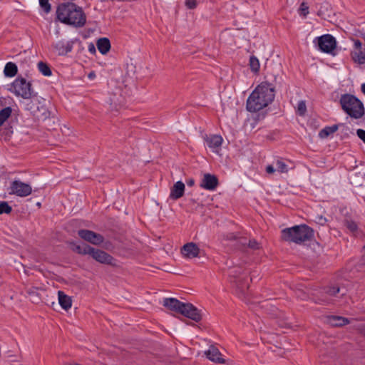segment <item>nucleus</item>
I'll use <instances>...</instances> for the list:
<instances>
[{"instance_id": "1", "label": "nucleus", "mask_w": 365, "mask_h": 365, "mask_svg": "<svg viewBox=\"0 0 365 365\" xmlns=\"http://www.w3.org/2000/svg\"><path fill=\"white\" fill-rule=\"evenodd\" d=\"M274 87L271 83H261L248 97L247 110L255 113L263 109L274 101Z\"/></svg>"}, {"instance_id": "2", "label": "nucleus", "mask_w": 365, "mask_h": 365, "mask_svg": "<svg viewBox=\"0 0 365 365\" xmlns=\"http://www.w3.org/2000/svg\"><path fill=\"white\" fill-rule=\"evenodd\" d=\"M56 16L61 22L75 27H82L86 21L83 9L73 3L60 4L56 10Z\"/></svg>"}, {"instance_id": "3", "label": "nucleus", "mask_w": 365, "mask_h": 365, "mask_svg": "<svg viewBox=\"0 0 365 365\" xmlns=\"http://www.w3.org/2000/svg\"><path fill=\"white\" fill-rule=\"evenodd\" d=\"M313 234L312 228L306 225H301L282 230L281 237L282 240L300 244L309 240Z\"/></svg>"}, {"instance_id": "4", "label": "nucleus", "mask_w": 365, "mask_h": 365, "mask_svg": "<svg viewBox=\"0 0 365 365\" xmlns=\"http://www.w3.org/2000/svg\"><path fill=\"white\" fill-rule=\"evenodd\" d=\"M340 104L343 110L353 118H361L364 114L362 102L353 95H342L340 98Z\"/></svg>"}, {"instance_id": "5", "label": "nucleus", "mask_w": 365, "mask_h": 365, "mask_svg": "<svg viewBox=\"0 0 365 365\" xmlns=\"http://www.w3.org/2000/svg\"><path fill=\"white\" fill-rule=\"evenodd\" d=\"M229 274L230 282L235 287L237 294L240 297H244L249 287L247 272H245L241 267H234L230 270Z\"/></svg>"}, {"instance_id": "6", "label": "nucleus", "mask_w": 365, "mask_h": 365, "mask_svg": "<svg viewBox=\"0 0 365 365\" xmlns=\"http://www.w3.org/2000/svg\"><path fill=\"white\" fill-rule=\"evenodd\" d=\"M13 91L17 96L29 99L33 96L31 84L24 78H17L12 83Z\"/></svg>"}, {"instance_id": "7", "label": "nucleus", "mask_w": 365, "mask_h": 365, "mask_svg": "<svg viewBox=\"0 0 365 365\" xmlns=\"http://www.w3.org/2000/svg\"><path fill=\"white\" fill-rule=\"evenodd\" d=\"M27 109L29 110L33 115L38 120H46L50 115L46 107L41 104L38 99L31 100L27 104Z\"/></svg>"}, {"instance_id": "8", "label": "nucleus", "mask_w": 365, "mask_h": 365, "mask_svg": "<svg viewBox=\"0 0 365 365\" xmlns=\"http://www.w3.org/2000/svg\"><path fill=\"white\" fill-rule=\"evenodd\" d=\"M10 190L9 194L21 197H27L32 192L31 186L20 180L13 181L11 184Z\"/></svg>"}, {"instance_id": "9", "label": "nucleus", "mask_w": 365, "mask_h": 365, "mask_svg": "<svg viewBox=\"0 0 365 365\" xmlns=\"http://www.w3.org/2000/svg\"><path fill=\"white\" fill-rule=\"evenodd\" d=\"M88 255L99 263L110 265L114 264V258L110 255L101 250L91 247Z\"/></svg>"}, {"instance_id": "10", "label": "nucleus", "mask_w": 365, "mask_h": 365, "mask_svg": "<svg viewBox=\"0 0 365 365\" xmlns=\"http://www.w3.org/2000/svg\"><path fill=\"white\" fill-rule=\"evenodd\" d=\"M179 313L196 322L202 319L200 311L190 303H182Z\"/></svg>"}, {"instance_id": "11", "label": "nucleus", "mask_w": 365, "mask_h": 365, "mask_svg": "<svg viewBox=\"0 0 365 365\" xmlns=\"http://www.w3.org/2000/svg\"><path fill=\"white\" fill-rule=\"evenodd\" d=\"M78 234L81 239L94 245H99L104 240L103 235L88 230H80Z\"/></svg>"}, {"instance_id": "12", "label": "nucleus", "mask_w": 365, "mask_h": 365, "mask_svg": "<svg viewBox=\"0 0 365 365\" xmlns=\"http://www.w3.org/2000/svg\"><path fill=\"white\" fill-rule=\"evenodd\" d=\"M318 46L324 52H331L336 47L335 38L329 34L322 36L318 38Z\"/></svg>"}, {"instance_id": "13", "label": "nucleus", "mask_w": 365, "mask_h": 365, "mask_svg": "<svg viewBox=\"0 0 365 365\" xmlns=\"http://www.w3.org/2000/svg\"><path fill=\"white\" fill-rule=\"evenodd\" d=\"M181 252L185 257L192 259L199 256L200 248L195 243L188 242L183 245Z\"/></svg>"}, {"instance_id": "14", "label": "nucleus", "mask_w": 365, "mask_h": 365, "mask_svg": "<svg viewBox=\"0 0 365 365\" xmlns=\"http://www.w3.org/2000/svg\"><path fill=\"white\" fill-rule=\"evenodd\" d=\"M204 140L207 143V146L215 153H218L223 141L222 138L218 135H205Z\"/></svg>"}, {"instance_id": "15", "label": "nucleus", "mask_w": 365, "mask_h": 365, "mask_svg": "<svg viewBox=\"0 0 365 365\" xmlns=\"http://www.w3.org/2000/svg\"><path fill=\"white\" fill-rule=\"evenodd\" d=\"M205 354L208 359L213 362L219 364H225V360L222 357V354L215 346H210L209 349L205 351Z\"/></svg>"}, {"instance_id": "16", "label": "nucleus", "mask_w": 365, "mask_h": 365, "mask_svg": "<svg viewBox=\"0 0 365 365\" xmlns=\"http://www.w3.org/2000/svg\"><path fill=\"white\" fill-rule=\"evenodd\" d=\"M218 185L217 178L210 174H205L202 180L200 186L206 190H213Z\"/></svg>"}, {"instance_id": "17", "label": "nucleus", "mask_w": 365, "mask_h": 365, "mask_svg": "<svg viewBox=\"0 0 365 365\" xmlns=\"http://www.w3.org/2000/svg\"><path fill=\"white\" fill-rule=\"evenodd\" d=\"M53 48L58 55L64 56L71 51L73 48V42H64L60 41L53 45Z\"/></svg>"}, {"instance_id": "18", "label": "nucleus", "mask_w": 365, "mask_h": 365, "mask_svg": "<svg viewBox=\"0 0 365 365\" xmlns=\"http://www.w3.org/2000/svg\"><path fill=\"white\" fill-rule=\"evenodd\" d=\"M185 184L182 182H176L171 188L170 198L175 200L182 197L185 192Z\"/></svg>"}, {"instance_id": "19", "label": "nucleus", "mask_w": 365, "mask_h": 365, "mask_svg": "<svg viewBox=\"0 0 365 365\" xmlns=\"http://www.w3.org/2000/svg\"><path fill=\"white\" fill-rule=\"evenodd\" d=\"M346 289L344 290V287L336 284H331L324 288L323 293L330 297H336L337 294L341 292V296H344L346 294Z\"/></svg>"}, {"instance_id": "20", "label": "nucleus", "mask_w": 365, "mask_h": 365, "mask_svg": "<svg viewBox=\"0 0 365 365\" xmlns=\"http://www.w3.org/2000/svg\"><path fill=\"white\" fill-rule=\"evenodd\" d=\"M183 302H180L175 298H165L163 300V306L170 311L179 313L181 305Z\"/></svg>"}, {"instance_id": "21", "label": "nucleus", "mask_w": 365, "mask_h": 365, "mask_svg": "<svg viewBox=\"0 0 365 365\" xmlns=\"http://www.w3.org/2000/svg\"><path fill=\"white\" fill-rule=\"evenodd\" d=\"M327 322L332 327H342L349 323L347 318L339 316H330L327 319Z\"/></svg>"}, {"instance_id": "22", "label": "nucleus", "mask_w": 365, "mask_h": 365, "mask_svg": "<svg viewBox=\"0 0 365 365\" xmlns=\"http://www.w3.org/2000/svg\"><path fill=\"white\" fill-rule=\"evenodd\" d=\"M58 296L59 304L63 309L68 310L71 307L72 300L70 297L64 294L62 291L58 292Z\"/></svg>"}, {"instance_id": "23", "label": "nucleus", "mask_w": 365, "mask_h": 365, "mask_svg": "<svg viewBox=\"0 0 365 365\" xmlns=\"http://www.w3.org/2000/svg\"><path fill=\"white\" fill-rule=\"evenodd\" d=\"M97 47H98V51L102 54L107 53L110 48V43L109 40L107 38H100L97 41Z\"/></svg>"}, {"instance_id": "24", "label": "nucleus", "mask_w": 365, "mask_h": 365, "mask_svg": "<svg viewBox=\"0 0 365 365\" xmlns=\"http://www.w3.org/2000/svg\"><path fill=\"white\" fill-rule=\"evenodd\" d=\"M239 242L241 245L247 246L253 250H259L261 248L260 244L255 240H247L246 238H240Z\"/></svg>"}, {"instance_id": "25", "label": "nucleus", "mask_w": 365, "mask_h": 365, "mask_svg": "<svg viewBox=\"0 0 365 365\" xmlns=\"http://www.w3.org/2000/svg\"><path fill=\"white\" fill-rule=\"evenodd\" d=\"M17 71L16 65L12 62L7 63L4 70V75L7 77H14L16 75Z\"/></svg>"}, {"instance_id": "26", "label": "nucleus", "mask_w": 365, "mask_h": 365, "mask_svg": "<svg viewBox=\"0 0 365 365\" xmlns=\"http://www.w3.org/2000/svg\"><path fill=\"white\" fill-rule=\"evenodd\" d=\"M338 130V125H334L330 127H326L322 130H320L319 133V136L321 138H327L329 135L333 134Z\"/></svg>"}, {"instance_id": "27", "label": "nucleus", "mask_w": 365, "mask_h": 365, "mask_svg": "<svg viewBox=\"0 0 365 365\" xmlns=\"http://www.w3.org/2000/svg\"><path fill=\"white\" fill-rule=\"evenodd\" d=\"M90 249H91V246H89L88 245H79L73 244V245H72V250L74 252H76L78 254H81V255H88L89 252H90Z\"/></svg>"}, {"instance_id": "28", "label": "nucleus", "mask_w": 365, "mask_h": 365, "mask_svg": "<svg viewBox=\"0 0 365 365\" xmlns=\"http://www.w3.org/2000/svg\"><path fill=\"white\" fill-rule=\"evenodd\" d=\"M12 109L6 107L0 110V126L11 116Z\"/></svg>"}, {"instance_id": "29", "label": "nucleus", "mask_w": 365, "mask_h": 365, "mask_svg": "<svg viewBox=\"0 0 365 365\" xmlns=\"http://www.w3.org/2000/svg\"><path fill=\"white\" fill-rule=\"evenodd\" d=\"M38 68L43 75L46 76H50L51 75V71L49 66L46 63L40 61L38 63Z\"/></svg>"}, {"instance_id": "30", "label": "nucleus", "mask_w": 365, "mask_h": 365, "mask_svg": "<svg viewBox=\"0 0 365 365\" xmlns=\"http://www.w3.org/2000/svg\"><path fill=\"white\" fill-rule=\"evenodd\" d=\"M344 225L346 227V228L351 232L354 233L356 232L358 229L357 224L353 221L351 219L346 218L344 220Z\"/></svg>"}, {"instance_id": "31", "label": "nucleus", "mask_w": 365, "mask_h": 365, "mask_svg": "<svg viewBox=\"0 0 365 365\" xmlns=\"http://www.w3.org/2000/svg\"><path fill=\"white\" fill-rule=\"evenodd\" d=\"M250 66L251 70L257 73L259 70V62L257 57L252 56L250 58Z\"/></svg>"}, {"instance_id": "32", "label": "nucleus", "mask_w": 365, "mask_h": 365, "mask_svg": "<svg viewBox=\"0 0 365 365\" xmlns=\"http://www.w3.org/2000/svg\"><path fill=\"white\" fill-rule=\"evenodd\" d=\"M12 208L7 202L4 201L0 202V215L3 213L9 214Z\"/></svg>"}, {"instance_id": "33", "label": "nucleus", "mask_w": 365, "mask_h": 365, "mask_svg": "<svg viewBox=\"0 0 365 365\" xmlns=\"http://www.w3.org/2000/svg\"><path fill=\"white\" fill-rule=\"evenodd\" d=\"M297 112L299 115H304L307 112V106L304 101L298 103Z\"/></svg>"}, {"instance_id": "34", "label": "nucleus", "mask_w": 365, "mask_h": 365, "mask_svg": "<svg viewBox=\"0 0 365 365\" xmlns=\"http://www.w3.org/2000/svg\"><path fill=\"white\" fill-rule=\"evenodd\" d=\"M276 170L279 173H287L288 171L287 165L282 160L276 162Z\"/></svg>"}, {"instance_id": "35", "label": "nucleus", "mask_w": 365, "mask_h": 365, "mask_svg": "<svg viewBox=\"0 0 365 365\" xmlns=\"http://www.w3.org/2000/svg\"><path fill=\"white\" fill-rule=\"evenodd\" d=\"M39 4L46 13L50 12L51 7L48 0H39Z\"/></svg>"}, {"instance_id": "36", "label": "nucleus", "mask_w": 365, "mask_h": 365, "mask_svg": "<svg viewBox=\"0 0 365 365\" xmlns=\"http://www.w3.org/2000/svg\"><path fill=\"white\" fill-rule=\"evenodd\" d=\"M27 293L31 297L34 302H38L39 301V297L35 291V288L28 289Z\"/></svg>"}, {"instance_id": "37", "label": "nucleus", "mask_w": 365, "mask_h": 365, "mask_svg": "<svg viewBox=\"0 0 365 365\" xmlns=\"http://www.w3.org/2000/svg\"><path fill=\"white\" fill-rule=\"evenodd\" d=\"M185 5L190 9H193L197 6L196 0H185Z\"/></svg>"}, {"instance_id": "38", "label": "nucleus", "mask_w": 365, "mask_h": 365, "mask_svg": "<svg viewBox=\"0 0 365 365\" xmlns=\"http://www.w3.org/2000/svg\"><path fill=\"white\" fill-rule=\"evenodd\" d=\"M358 137L365 143V130L362 129H358L356 130Z\"/></svg>"}, {"instance_id": "39", "label": "nucleus", "mask_w": 365, "mask_h": 365, "mask_svg": "<svg viewBox=\"0 0 365 365\" xmlns=\"http://www.w3.org/2000/svg\"><path fill=\"white\" fill-rule=\"evenodd\" d=\"M315 220L317 222L322 225H324L327 222L326 218H324L322 215H317L315 218Z\"/></svg>"}, {"instance_id": "40", "label": "nucleus", "mask_w": 365, "mask_h": 365, "mask_svg": "<svg viewBox=\"0 0 365 365\" xmlns=\"http://www.w3.org/2000/svg\"><path fill=\"white\" fill-rule=\"evenodd\" d=\"M317 302L319 304H328L330 302V300L322 295V297L317 299Z\"/></svg>"}, {"instance_id": "41", "label": "nucleus", "mask_w": 365, "mask_h": 365, "mask_svg": "<svg viewBox=\"0 0 365 365\" xmlns=\"http://www.w3.org/2000/svg\"><path fill=\"white\" fill-rule=\"evenodd\" d=\"M300 9L303 12L304 16H306L308 14V6L305 3H302L300 6Z\"/></svg>"}, {"instance_id": "42", "label": "nucleus", "mask_w": 365, "mask_h": 365, "mask_svg": "<svg viewBox=\"0 0 365 365\" xmlns=\"http://www.w3.org/2000/svg\"><path fill=\"white\" fill-rule=\"evenodd\" d=\"M274 168L272 165H268L266 168V171L267 173H273L274 172Z\"/></svg>"}, {"instance_id": "43", "label": "nucleus", "mask_w": 365, "mask_h": 365, "mask_svg": "<svg viewBox=\"0 0 365 365\" xmlns=\"http://www.w3.org/2000/svg\"><path fill=\"white\" fill-rule=\"evenodd\" d=\"M88 50L91 53H96V48L93 44L91 43L88 46Z\"/></svg>"}, {"instance_id": "44", "label": "nucleus", "mask_w": 365, "mask_h": 365, "mask_svg": "<svg viewBox=\"0 0 365 365\" xmlns=\"http://www.w3.org/2000/svg\"><path fill=\"white\" fill-rule=\"evenodd\" d=\"M88 78H89L90 79H93V78H95V77H96V74H95V73H94V72H91V73L88 74Z\"/></svg>"}, {"instance_id": "45", "label": "nucleus", "mask_w": 365, "mask_h": 365, "mask_svg": "<svg viewBox=\"0 0 365 365\" xmlns=\"http://www.w3.org/2000/svg\"><path fill=\"white\" fill-rule=\"evenodd\" d=\"M227 239L228 240H235L236 239V236L234 235L233 234H230L228 236H227Z\"/></svg>"}, {"instance_id": "46", "label": "nucleus", "mask_w": 365, "mask_h": 365, "mask_svg": "<svg viewBox=\"0 0 365 365\" xmlns=\"http://www.w3.org/2000/svg\"><path fill=\"white\" fill-rule=\"evenodd\" d=\"M360 333L365 336V327H362L361 329H360Z\"/></svg>"}, {"instance_id": "47", "label": "nucleus", "mask_w": 365, "mask_h": 365, "mask_svg": "<svg viewBox=\"0 0 365 365\" xmlns=\"http://www.w3.org/2000/svg\"><path fill=\"white\" fill-rule=\"evenodd\" d=\"M361 91L365 94V83L361 85Z\"/></svg>"}, {"instance_id": "48", "label": "nucleus", "mask_w": 365, "mask_h": 365, "mask_svg": "<svg viewBox=\"0 0 365 365\" xmlns=\"http://www.w3.org/2000/svg\"><path fill=\"white\" fill-rule=\"evenodd\" d=\"M194 184V180H190L187 182V185H192Z\"/></svg>"}, {"instance_id": "49", "label": "nucleus", "mask_w": 365, "mask_h": 365, "mask_svg": "<svg viewBox=\"0 0 365 365\" xmlns=\"http://www.w3.org/2000/svg\"><path fill=\"white\" fill-rule=\"evenodd\" d=\"M363 250H364V256H365V244H364V246L363 247Z\"/></svg>"}]
</instances>
